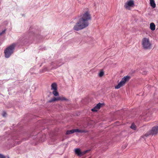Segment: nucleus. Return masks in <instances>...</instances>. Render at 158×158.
I'll list each match as a JSON object with an SVG mask.
<instances>
[{
  "instance_id": "1",
  "label": "nucleus",
  "mask_w": 158,
  "mask_h": 158,
  "mask_svg": "<svg viewBox=\"0 0 158 158\" xmlns=\"http://www.w3.org/2000/svg\"><path fill=\"white\" fill-rule=\"evenodd\" d=\"M91 19V16L88 11L81 14L80 16L78 22L73 27L76 31H79L86 28L89 25L88 21Z\"/></svg>"
},
{
  "instance_id": "2",
  "label": "nucleus",
  "mask_w": 158,
  "mask_h": 158,
  "mask_svg": "<svg viewBox=\"0 0 158 158\" xmlns=\"http://www.w3.org/2000/svg\"><path fill=\"white\" fill-rule=\"evenodd\" d=\"M16 46L15 44H13L7 47L4 51L5 56L8 58L13 53L15 48Z\"/></svg>"
},
{
  "instance_id": "3",
  "label": "nucleus",
  "mask_w": 158,
  "mask_h": 158,
  "mask_svg": "<svg viewBox=\"0 0 158 158\" xmlns=\"http://www.w3.org/2000/svg\"><path fill=\"white\" fill-rule=\"evenodd\" d=\"M142 45L144 49H150L151 48L152 44L149 41V39L144 38L142 40Z\"/></svg>"
},
{
  "instance_id": "4",
  "label": "nucleus",
  "mask_w": 158,
  "mask_h": 158,
  "mask_svg": "<svg viewBox=\"0 0 158 158\" xmlns=\"http://www.w3.org/2000/svg\"><path fill=\"white\" fill-rule=\"evenodd\" d=\"M131 78L130 76H124L117 85L115 86V89H118L125 85L126 82L128 81Z\"/></svg>"
},
{
  "instance_id": "5",
  "label": "nucleus",
  "mask_w": 158,
  "mask_h": 158,
  "mask_svg": "<svg viewBox=\"0 0 158 158\" xmlns=\"http://www.w3.org/2000/svg\"><path fill=\"white\" fill-rule=\"evenodd\" d=\"M158 133V126H154L153 127L151 130L147 132L144 135L142 136L144 138L145 137H147L149 135H156Z\"/></svg>"
},
{
  "instance_id": "6",
  "label": "nucleus",
  "mask_w": 158,
  "mask_h": 158,
  "mask_svg": "<svg viewBox=\"0 0 158 158\" xmlns=\"http://www.w3.org/2000/svg\"><path fill=\"white\" fill-rule=\"evenodd\" d=\"M134 5V2L132 0H129L127 1L124 5V7L127 9L129 10L130 7H133Z\"/></svg>"
},
{
  "instance_id": "7",
  "label": "nucleus",
  "mask_w": 158,
  "mask_h": 158,
  "mask_svg": "<svg viewBox=\"0 0 158 158\" xmlns=\"http://www.w3.org/2000/svg\"><path fill=\"white\" fill-rule=\"evenodd\" d=\"M88 151L87 150L81 152L79 148H76L75 150V153L79 156H81L85 154Z\"/></svg>"
},
{
  "instance_id": "8",
  "label": "nucleus",
  "mask_w": 158,
  "mask_h": 158,
  "mask_svg": "<svg viewBox=\"0 0 158 158\" xmlns=\"http://www.w3.org/2000/svg\"><path fill=\"white\" fill-rule=\"evenodd\" d=\"M103 105V104L99 103L93 108L91 110L93 112H96L100 109L101 107Z\"/></svg>"
},
{
  "instance_id": "9",
  "label": "nucleus",
  "mask_w": 158,
  "mask_h": 158,
  "mask_svg": "<svg viewBox=\"0 0 158 158\" xmlns=\"http://www.w3.org/2000/svg\"><path fill=\"white\" fill-rule=\"evenodd\" d=\"M51 89L57 90V85L56 83H52L51 85Z\"/></svg>"
},
{
  "instance_id": "10",
  "label": "nucleus",
  "mask_w": 158,
  "mask_h": 158,
  "mask_svg": "<svg viewBox=\"0 0 158 158\" xmlns=\"http://www.w3.org/2000/svg\"><path fill=\"white\" fill-rule=\"evenodd\" d=\"M74 132H77L82 133H85L86 132V131H85L84 130H80V129H74Z\"/></svg>"
},
{
  "instance_id": "11",
  "label": "nucleus",
  "mask_w": 158,
  "mask_h": 158,
  "mask_svg": "<svg viewBox=\"0 0 158 158\" xmlns=\"http://www.w3.org/2000/svg\"><path fill=\"white\" fill-rule=\"evenodd\" d=\"M150 4L151 6L153 8L156 7V5L155 3L154 0H150Z\"/></svg>"
},
{
  "instance_id": "12",
  "label": "nucleus",
  "mask_w": 158,
  "mask_h": 158,
  "mask_svg": "<svg viewBox=\"0 0 158 158\" xmlns=\"http://www.w3.org/2000/svg\"><path fill=\"white\" fill-rule=\"evenodd\" d=\"M150 28L152 31H154L155 29V25L154 23H150Z\"/></svg>"
},
{
  "instance_id": "13",
  "label": "nucleus",
  "mask_w": 158,
  "mask_h": 158,
  "mask_svg": "<svg viewBox=\"0 0 158 158\" xmlns=\"http://www.w3.org/2000/svg\"><path fill=\"white\" fill-rule=\"evenodd\" d=\"M74 133V129L72 130H68L66 132V135H69L71 134H73V133Z\"/></svg>"
},
{
  "instance_id": "14",
  "label": "nucleus",
  "mask_w": 158,
  "mask_h": 158,
  "mask_svg": "<svg viewBox=\"0 0 158 158\" xmlns=\"http://www.w3.org/2000/svg\"><path fill=\"white\" fill-rule=\"evenodd\" d=\"M130 128L133 130H135L136 129V126L134 123H132L130 127Z\"/></svg>"
},
{
  "instance_id": "15",
  "label": "nucleus",
  "mask_w": 158,
  "mask_h": 158,
  "mask_svg": "<svg viewBox=\"0 0 158 158\" xmlns=\"http://www.w3.org/2000/svg\"><path fill=\"white\" fill-rule=\"evenodd\" d=\"M52 93L53 95L56 96H57L59 95V93L57 91V90H54L52 92Z\"/></svg>"
},
{
  "instance_id": "16",
  "label": "nucleus",
  "mask_w": 158,
  "mask_h": 158,
  "mask_svg": "<svg viewBox=\"0 0 158 158\" xmlns=\"http://www.w3.org/2000/svg\"><path fill=\"white\" fill-rule=\"evenodd\" d=\"M104 72L103 71H101L99 74V76L100 77H101L104 75Z\"/></svg>"
},
{
  "instance_id": "17",
  "label": "nucleus",
  "mask_w": 158,
  "mask_h": 158,
  "mask_svg": "<svg viewBox=\"0 0 158 158\" xmlns=\"http://www.w3.org/2000/svg\"><path fill=\"white\" fill-rule=\"evenodd\" d=\"M59 99H52L51 100H50L49 101V102H54ZM61 100H66V99H61Z\"/></svg>"
},
{
  "instance_id": "18",
  "label": "nucleus",
  "mask_w": 158,
  "mask_h": 158,
  "mask_svg": "<svg viewBox=\"0 0 158 158\" xmlns=\"http://www.w3.org/2000/svg\"><path fill=\"white\" fill-rule=\"evenodd\" d=\"M6 113L5 111H3L2 113V115L3 117L6 116Z\"/></svg>"
},
{
  "instance_id": "19",
  "label": "nucleus",
  "mask_w": 158,
  "mask_h": 158,
  "mask_svg": "<svg viewBox=\"0 0 158 158\" xmlns=\"http://www.w3.org/2000/svg\"><path fill=\"white\" fill-rule=\"evenodd\" d=\"M0 158H5V157L3 155L0 154Z\"/></svg>"
},
{
  "instance_id": "20",
  "label": "nucleus",
  "mask_w": 158,
  "mask_h": 158,
  "mask_svg": "<svg viewBox=\"0 0 158 158\" xmlns=\"http://www.w3.org/2000/svg\"><path fill=\"white\" fill-rule=\"evenodd\" d=\"M5 31H6V30H4L3 31H2V32L1 33H0V35H1L2 34H3V33H4L5 32Z\"/></svg>"
},
{
  "instance_id": "21",
  "label": "nucleus",
  "mask_w": 158,
  "mask_h": 158,
  "mask_svg": "<svg viewBox=\"0 0 158 158\" xmlns=\"http://www.w3.org/2000/svg\"><path fill=\"white\" fill-rule=\"evenodd\" d=\"M52 99H57L56 98H53ZM58 99H65V98H58Z\"/></svg>"
},
{
  "instance_id": "22",
  "label": "nucleus",
  "mask_w": 158,
  "mask_h": 158,
  "mask_svg": "<svg viewBox=\"0 0 158 158\" xmlns=\"http://www.w3.org/2000/svg\"><path fill=\"white\" fill-rule=\"evenodd\" d=\"M123 148H126V146H124V147H123Z\"/></svg>"
},
{
  "instance_id": "23",
  "label": "nucleus",
  "mask_w": 158,
  "mask_h": 158,
  "mask_svg": "<svg viewBox=\"0 0 158 158\" xmlns=\"http://www.w3.org/2000/svg\"><path fill=\"white\" fill-rule=\"evenodd\" d=\"M60 66V65H58V66H57L56 67H55V68H57L58 67H59V66Z\"/></svg>"
},
{
  "instance_id": "24",
  "label": "nucleus",
  "mask_w": 158,
  "mask_h": 158,
  "mask_svg": "<svg viewBox=\"0 0 158 158\" xmlns=\"http://www.w3.org/2000/svg\"><path fill=\"white\" fill-rule=\"evenodd\" d=\"M89 158H91L90 157H89Z\"/></svg>"
}]
</instances>
